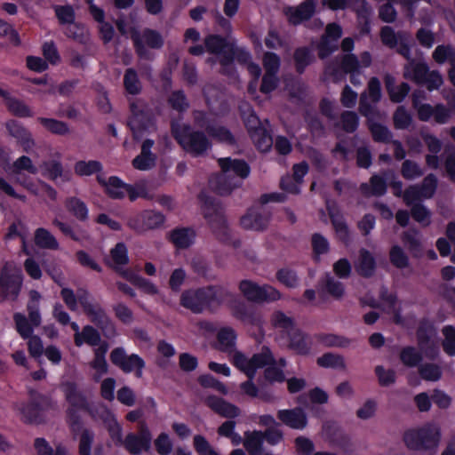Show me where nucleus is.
I'll use <instances>...</instances> for the list:
<instances>
[{
  "label": "nucleus",
  "instance_id": "56",
  "mask_svg": "<svg viewBox=\"0 0 455 455\" xmlns=\"http://www.w3.org/2000/svg\"><path fill=\"white\" fill-rule=\"evenodd\" d=\"M124 85L129 94L136 95L141 91V84L139 80L136 71L128 68L124 76Z\"/></svg>",
  "mask_w": 455,
  "mask_h": 455
},
{
  "label": "nucleus",
  "instance_id": "18",
  "mask_svg": "<svg viewBox=\"0 0 455 455\" xmlns=\"http://www.w3.org/2000/svg\"><path fill=\"white\" fill-rule=\"evenodd\" d=\"M268 221L269 213L262 206L250 209L240 220L243 228L255 231L265 229Z\"/></svg>",
  "mask_w": 455,
  "mask_h": 455
},
{
  "label": "nucleus",
  "instance_id": "1",
  "mask_svg": "<svg viewBox=\"0 0 455 455\" xmlns=\"http://www.w3.org/2000/svg\"><path fill=\"white\" fill-rule=\"evenodd\" d=\"M233 364L250 379L254 378L258 369L266 367L264 373L267 381L273 383L284 380V374L282 369L275 365L268 347H263L260 353L253 355L251 358L242 352H236L233 355Z\"/></svg>",
  "mask_w": 455,
  "mask_h": 455
},
{
  "label": "nucleus",
  "instance_id": "55",
  "mask_svg": "<svg viewBox=\"0 0 455 455\" xmlns=\"http://www.w3.org/2000/svg\"><path fill=\"white\" fill-rule=\"evenodd\" d=\"M406 35L407 34L403 32L396 34L394 29L388 26L382 28L380 32L382 43L392 49L397 47L398 43L403 41Z\"/></svg>",
  "mask_w": 455,
  "mask_h": 455
},
{
  "label": "nucleus",
  "instance_id": "30",
  "mask_svg": "<svg viewBox=\"0 0 455 455\" xmlns=\"http://www.w3.org/2000/svg\"><path fill=\"white\" fill-rule=\"evenodd\" d=\"M90 4V12L94 20L100 23V32L102 39L108 43L114 36V28L111 24L104 22V12L92 4L93 0H85Z\"/></svg>",
  "mask_w": 455,
  "mask_h": 455
},
{
  "label": "nucleus",
  "instance_id": "35",
  "mask_svg": "<svg viewBox=\"0 0 455 455\" xmlns=\"http://www.w3.org/2000/svg\"><path fill=\"white\" fill-rule=\"evenodd\" d=\"M108 349V345L106 342H103L94 349V359L91 363V366L95 371V379L97 380L108 371V363L105 359Z\"/></svg>",
  "mask_w": 455,
  "mask_h": 455
},
{
  "label": "nucleus",
  "instance_id": "39",
  "mask_svg": "<svg viewBox=\"0 0 455 455\" xmlns=\"http://www.w3.org/2000/svg\"><path fill=\"white\" fill-rule=\"evenodd\" d=\"M288 336L290 338V347L298 354L306 355L309 352L311 340L308 337L297 329L291 332V335Z\"/></svg>",
  "mask_w": 455,
  "mask_h": 455
},
{
  "label": "nucleus",
  "instance_id": "13",
  "mask_svg": "<svg viewBox=\"0 0 455 455\" xmlns=\"http://www.w3.org/2000/svg\"><path fill=\"white\" fill-rule=\"evenodd\" d=\"M417 336L420 350L427 357L435 358L439 354V343L433 323L427 320L422 321Z\"/></svg>",
  "mask_w": 455,
  "mask_h": 455
},
{
  "label": "nucleus",
  "instance_id": "43",
  "mask_svg": "<svg viewBox=\"0 0 455 455\" xmlns=\"http://www.w3.org/2000/svg\"><path fill=\"white\" fill-rule=\"evenodd\" d=\"M195 239V232L190 228H179L172 232L171 240L179 248L191 245Z\"/></svg>",
  "mask_w": 455,
  "mask_h": 455
},
{
  "label": "nucleus",
  "instance_id": "44",
  "mask_svg": "<svg viewBox=\"0 0 455 455\" xmlns=\"http://www.w3.org/2000/svg\"><path fill=\"white\" fill-rule=\"evenodd\" d=\"M271 322L275 329L283 331L287 335H291V332L296 330L293 320L281 311L273 314Z\"/></svg>",
  "mask_w": 455,
  "mask_h": 455
},
{
  "label": "nucleus",
  "instance_id": "22",
  "mask_svg": "<svg viewBox=\"0 0 455 455\" xmlns=\"http://www.w3.org/2000/svg\"><path fill=\"white\" fill-rule=\"evenodd\" d=\"M315 11V4H314L313 0H306L298 6L286 7L284 9V13L291 24L298 25L310 19L313 16Z\"/></svg>",
  "mask_w": 455,
  "mask_h": 455
},
{
  "label": "nucleus",
  "instance_id": "58",
  "mask_svg": "<svg viewBox=\"0 0 455 455\" xmlns=\"http://www.w3.org/2000/svg\"><path fill=\"white\" fill-rule=\"evenodd\" d=\"M442 333L443 340L442 343L443 351L450 356L455 355V327L452 325H445Z\"/></svg>",
  "mask_w": 455,
  "mask_h": 455
},
{
  "label": "nucleus",
  "instance_id": "3",
  "mask_svg": "<svg viewBox=\"0 0 455 455\" xmlns=\"http://www.w3.org/2000/svg\"><path fill=\"white\" fill-rule=\"evenodd\" d=\"M221 172L210 180V187L220 195H228L241 185L250 174V167L243 160L220 158Z\"/></svg>",
  "mask_w": 455,
  "mask_h": 455
},
{
  "label": "nucleus",
  "instance_id": "64",
  "mask_svg": "<svg viewBox=\"0 0 455 455\" xmlns=\"http://www.w3.org/2000/svg\"><path fill=\"white\" fill-rule=\"evenodd\" d=\"M194 447L198 455H220L206 438L200 435L194 436Z\"/></svg>",
  "mask_w": 455,
  "mask_h": 455
},
{
  "label": "nucleus",
  "instance_id": "33",
  "mask_svg": "<svg viewBox=\"0 0 455 455\" xmlns=\"http://www.w3.org/2000/svg\"><path fill=\"white\" fill-rule=\"evenodd\" d=\"M121 275L143 292L148 295H156L158 293V288L151 281L128 270L123 271Z\"/></svg>",
  "mask_w": 455,
  "mask_h": 455
},
{
  "label": "nucleus",
  "instance_id": "51",
  "mask_svg": "<svg viewBox=\"0 0 455 455\" xmlns=\"http://www.w3.org/2000/svg\"><path fill=\"white\" fill-rule=\"evenodd\" d=\"M317 363L321 367L345 370L347 365L343 356L332 353H327L318 357Z\"/></svg>",
  "mask_w": 455,
  "mask_h": 455
},
{
  "label": "nucleus",
  "instance_id": "24",
  "mask_svg": "<svg viewBox=\"0 0 455 455\" xmlns=\"http://www.w3.org/2000/svg\"><path fill=\"white\" fill-rule=\"evenodd\" d=\"M277 417L284 425L293 429H303L307 425V414L301 408L280 410Z\"/></svg>",
  "mask_w": 455,
  "mask_h": 455
},
{
  "label": "nucleus",
  "instance_id": "40",
  "mask_svg": "<svg viewBox=\"0 0 455 455\" xmlns=\"http://www.w3.org/2000/svg\"><path fill=\"white\" fill-rule=\"evenodd\" d=\"M357 272L364 276H370L375 269V260L373 256L366 250L360 251L358 261L355 263Z\"/></svg>",
  "mask_w": 455,
  "mask_h": 455
},
{
  "label": "nucleus",
  "instance_id": "7",
  "mask_svg": "<svg viewBox=\"0 0 455 455\" xmlns=\"http://www.w3.org/2000/svg\"><path fill=\"white\" fill-rule=\"evenodd\" d=\"M62 390L68 403V422L72 432L76 434L82 430L80 413L88 410V403L84 394L77 389L74 383L67 382L63 384Z\"/></svg>",
  "mask_w": 455,
  "mask_h": 455
},
{
  "label": "nucleus",
  "instance_id": "62",
  "mask_svg": "<svg viewBox=\"0 0 455 455\" xmlns=\"http://www.w3.org/2000/svg\"><path fill=\"white\" fill-rule=\"evenodd\" d=\"M17 409L20 412L23 419L28 422H36L39 416V406L34 402H30L27 404L20 403L17 404Z\"/></svg>",
  "mask_w": 455,
  "mask_h": 455
},
{
  "label": "nucleus",
  "instance_id": "2",
  "mask_svg": "<svg viewBox=\"0 0 455 455\" xmlns=\"http://www.w3.org/2000/svg\"><path fill=\"white\" fill-rule=\"evenodd\" d=\"M233 294L221 286L188 290L180 296V304L194 313H201L206 308L214 309L233 299Z\"/></svg>",
  "mask_w": 455,
  "mask_h": 455
},
{
  "label": "nucleus",
  "instance_id": "32",
  "mask_svg": "<svg viewBox=\"0 0 455 455\" xmlns=\"http://www.w3.org/2000/svg\"><path fill=\"white\" fill-rule=\"evenodd\" d=\"M428 67L423 62L411 61L404 67V77L419 84H425L428 73Z\"/></svg>",
  "mask_w": 455,
  "mask_h": 455
},
{
  "label": "nucleus",
  "instance_id": "37",
  "mask_svg": "<svg viewBox=\"0 0 455 455\" xmlns=\"http://www.w3.org/2000/svg\"><path fill=\"white\" fill-rule=\"evenodd\" d=\"M264 434L261 431H246L243 435V446L250 455L261 451Z\"/></svg>",
  "mask_w": 455,
  "mask_h": 455
},
{
  "label": "nucleus",
  "instance_id": "49",
  "mask_svg": "<svg viewBox=\"0 0 455 455\" xmlns=\"http://www.w3.org/2000/svg\"><path fill=\"white\" fill-rule=\"evenodd\" d=\"M5 105L12 115L19 117H31L34 116L31 108L25 102L18 99L7 98Z\"/></svg>",
  "mask_w": 455,
  "mask_h": 455
},
{
  "label": "nucleus",
  "instance_id": "48",
  "mask_svg": "<svg viewBox=\"0 0 455 455\" xmlns=\"http://www.w3.org/2000/svg\"><path fill=\"white\" fill-rule=\"evenodd\" d=\"M255 146L262 152L267 151L273 144V140L267 131L262 127L258 128L250 134Z\"/></svg>",
  "mask_w": 455,
  "mask_h": 455
},
{
  "label": "nucleus",
  "instance_id": "59",
  "mask_svg": "<svg viewBox=\"0 0 455 455\" xmlns=\"http://www.w3.org/2000/svg\"><path fill=\"white\" fill-rule=\"evenodd\" d=\"M378 116H375L371 122L368 119L369 127L371 132L372 137L376 141L387 142L391 139L390 131L384 125L376 123L374 120Z\"/></svg>",
  "mask_w": 455,
  "mask_h": 455
},
{
  "label": "nucleus",
  "instance_id": "34",
  "mask_svg": "<svg viewBox=\"0 0 455 455\" xmlns=\"http://www.w3.org/2000/svg\"><path fill=\"white\" fill-rule=\"evenodd\" d=\"M35 243L41 249L57 251L60 243L56 237L46 228H38L34 235Z\"/></svg>",
  "mask_w": 455,
  "mask_h": 455
},
{
  "label": "nucleus",
  "instance_id": "25",
  "mask_svg": "<svg viewBox=\"0 0 455 455\" xmlns=\"http://www.w3.org/2000/svg\"><path fill=\"white\" fill-rule=\"evenodd\" d=\"M7 130L13 138H15L23 150L29 152L35 146L31 133L19 122L12 120L6 124Z\"/></svg>",
  "mask_w": 455,
  "mask_h": 455
},
{
  "label": "nucleus",
  "instance_id": "31",
  "mask_svg": "<svg viewBox=\"0 0 455 455\" xmlns=\"http://www.w3.org/2000/svg\"><path fill=\"white\" fill-rule=\"evenodd\" d=\"M52 225L58 228L63 235L70 237L76 242L83 243L89 239L88 232L80 227L74 228L57 218L52 220Z\"/></svg>",
  "mask_w": 455,
  "mask_h": 455
},
{
  "label": "nucleus",
  "instance_id": "21",
  "mask_svg": "<svg viewBox=\"0 0 455 455\" xmlns=\"http://www.w3.org/2000/svg\"><path fill=\"white\" fill-rule=\"evenodd\" d=\"M84 313L90 318L91 322L95 323L104 332H106V335L110 336L116 334L114 323L100 304L95 303L88 309H86Z\"/></svg>",
  "mask_w": 455,
  "mask_h": 455
},
{
  "label": "nucleus",
  "instance_id": "9",
  "mask_svg": "<svg viewBox=\"0 0 455 455\" xmlns=\"http://www.w3.org/2000/svg\"><path fill=\"white\" fill-rule=\"evenodd\" d=\"M22 273L14 262H6L0 273V294L16 298L22 284Z\"/></svg>",
  "mask_w": 455,
  "mask_h": 455
},
{
  "label": "nucleus",
  "instance_id": "12",
  "mask_svg": "<svg viewBox=\"0 0 455 455\" xmlns=\"http://www.w3.org/2000/svg\"><path fill=\"white\" fill-rule=\"evenodd\" d=\"M351 74L350 81L354 85L362 84L360 79L361 70H359L358 58L355 54H346L340 59L339 67L330 65L326 68V74L332 76L335 81H339L342 74Z\"/></svg>",
  "mask_w": 455,
  "mask_h": 455
},
{
  "label": "nucleus",
  "instance_id": "15",
  "mask_svg": "<svg viewBox=\"0 0 455 455\" xmlns=\"http://www.w3.org/2000/svg\"><path fill=\"white\" fill-rule=\"evenodd\" d=\"M437 180L435 175H427L421 187L411 186L403 193V200L407 205L413 204L422 198H430L435 192Z\"/></svg>",
  "mask_w": 455,
  "mask_h": 455
},
{
  "label": "nucleus",
  "instance_id": "10",
  "mask_svg": "<svg viewBox=\"0 0 455 455\" xmlns=\"http://www.w3.org/2000/svg\"><path fill=\"white\" fill-rule=\"evenodd\" d=\"M381 99V84L377 77H371L368 83L367 90L361 94L360 113L371 122V119L379 115L375 108Z\"/></svg>",
  "mask_w": 455,
  "mask_h": 455
},
{
  "label": "nucleus",
  "instance_id": "36",
  "mask_svg": "<svg viewBox=\"0 0 455 455\" xmlns=\"http://www.w3.org/2000/svg\"><path fill=\"white\" fill-rule=\"evenodd\" d=\"M145 224H138L132 221V226L136 232L141 233L148 229L161 226L164 221V216L157 212L144 211Z\"/></svg>",
  "mask_w": 455,
  "mask_h": 455
},
{
  "label": "nucleus",
  "instance_id": "8",
  "mask_svg": "<svg viewBox=\"0 0 455 455\" xmlns=\"http://www.w3.org/2000/svg\"><path fill=\"white\" fill-rule=\"evenodd\" d=\"M132 116L129 126L136 140L142 138L144 132L154 128L152 114L144 101L135 100L130 103Z\"/></svg>",
  "mask_w": 455,
  "mask_h": 455
},
{
  "label": "nucleus",
  "instance_id": "4",
  "mask_svg": "<svg viewBox=\"0 0 455 455\" xmlns=\"http://www.w3.org/2000/svg\"><path fill=\"white\" fill-rule=\"evenodd\" d=\"M116 26L122 35L132 37L136 52L140 58L151 60L153 56L148 48L160 49L164 44L161 34L156 30L145 29L140 35L132 16L127 22L124 20H118Z\"/></svg>",
  "mask_w": 455,
  "mask_h": 455
},
{
  "label": "nucleus",
  "instance_id": "52",
  "mask_svg": "<svg viewBox=\"0 0 455 455\" xmlns=\"http://www.w3.org/2000/svg\"><path fill=\"white\" fill-rule=\"evenodd\" d=\"M361 190L367 196H382L387 191L386 181L383 178L378 175H373L371 179V188L367 184H362Z\"/></svg>",
  "mask_w": 455,
  "mask_h": 455
},
{
  "label": "nucleus",
  "instance_id": "46",
  "mask_svg": "<svg viewBox=\"0 0 455 455\" xmlns=\"http://www.w3.org/2000/svg\"><path fill=\"white\" fill-rule=\"evenodd\" d=\"M9 170L15 175L20 174L22 172H27L30 174H36L38 172V168L33 164L32 160L26 156L16 159L13 164L9 166Z\"/></svg>",
  "mask_w": 455,
  "mask_h": 455
},
{
  "label": "nucleus",
  "instance_id": "28",
  "mask_svg": "<svg viewBox=\"0 0 455 455\" xmlns=\"http://www.w3.org/2000/svg\"><path fill=\"white\" fill-rule=\"evenodd\" d=\"M236 340V333L234 329L230 327H223L218 332V347L230 355V360L233 363V355L238 352L235 349Z\"/></svg>",
  "mask_w": 455,
  "mask_h": 455
},
{
  "label": "nucleus",
  "instance_id": "63",
  "mask_svg": "<svg viewBox=\"0 0 455 455\" xmlns=\"http://www.w3.org/2000/svg\"><path fill=\"white\" fill-rule=\"evenodd\" d=\"M80 340L82 345L86 343L92 347L100 346V334L91 325H86L81 331Z\"/></svg>",
  "mask_w": 455,
  "mask_h": 455
},
{
  "label": "nucleus",
  "instance_id": "45",
  "mask_svg": "<svg viewBox=\"0 0 455 455\" xmlns=\"http://www.w3.org/2000/svg\"><path fill=\"white\" fill-rule=\"evenodd\" d=\"M29 298L30 299L28 304L29 321L33 326H38L41 323V315L39 312V301L41 295L36 291H31Z\"/></svg>",
  "mask_w": 455,
  "mask_h": 455
},
{
  "label": "nucleus",
  "instance_id": "16",
  "mask_svg": "<svg viewBox=\"0 0 455 455\" xmlns=\"http://www.w3.org/2000/svg\"><path fill=\"white\" fill-rule=\"evenodd\" d=\"M342 36V28L337 23L327 25L325 33L318 44V52L321 59L328 57L339 46V40Z\"/></svg>",
  "mask_w": 455,
  "mask_h": 455
},
{
  "label": "nucleus",
  "instance_id": "26",
  "mask_svg": "<svg viewBox=\"0 0 455 455\" xmlns=\"http://www.w3.org/2000/svg\"><path fill=\"white\" fill-rule=\"evenodd\" d=\"M16 182L36 196L47 197L52 201L57 198V191L44 181L36 184L28 179L17 178Z\"/></svg>",
  "mask_w": 455,
  "mask_h": 455
},
{
  "label": "nucleus",
  "instance_id": "53",
  "mask_svg": "<svg viewBox=\"0 0 455 455\" xmlns=\"http://www.w3.org/2000/svg\"><path fill=\"white\" fill-rule=\"evenodd\" d=\"M328 209L332 225L334 227L338 237L343 242L347 241L348 228L343 220V217L339 212H336L331 207H328Z\"/></svg>",
  "mask_w": 455,
  "mask_h": 455
},
{
  "label": "nucleus",
  "instance_id": "38",
  "mask_svg": "<svg viewBox=\"0 0 455 455\" xmlns=\"http://www.w3.org/2000/svg\"><path fill=\"white\" fill-rule=\"evenodd\" d=\"M40 167L42 174L52 180L55 181L58 179L68 180V177L64 175L63 167L60 160L52 159L44 161Z\"/></svg>",
  "mask_w": 455,
  "mask_h": 455
},
{
  "label": "nucleus",
  "instance_id": "20",
  "mask_svg": "<svg viewBox=\"0 0 455 455\" xmlns=\"http://www.w3.org/2000/svg\"><path fill=\"white\" fill-rule=\"evenodd\" d=\"M452 115V109L443 104L431 106L430 104H424L419 108V119L423 122H427L434 118L435 122L439 124H447Z\"/></svg>",
  "mask_w": 455,
  "mask_h": 455
},
{
  "label": "nucleus",
  "instance_id": "14",
  "mask_svg": "<svg viewBox=\"0 0 455 455\" xmlns=\"http://www.w3.org/2000/svg\"><path fill=\"white\" fill-rule=\"evenodd\" d=\"M139 435L128 434L123 444L131 454L139 455L143 451H148L151 447L152 435L145 421H140Z\"/></svg>",
  "mask_w": 455,
  "mask_h": 455
},
{
  "label": "nucleus",
  "instance_id": "11",
  "mask_svg": "<svg viewBox=\"0 0 455 455\" xmlns=\"http://www.w3.org/2000/svg\"><path fill=\"white\" fill-rule=\"evenodd\" d=\"M203 211L205 219H207L218 238L223 242L228 241L229 229L220 206L214 201L207 200Z\"/></svg>",
  "mask_w": 455,
  "mask_h": 455
},
{
  "label": "nucleus",
  "instance_id": "57",
  "mask_svg": "<svg viewBox=\"0 0 455 455\" xmlns=\"http://www.w3.org/2000/svg\"><path fill=\"white\" fill-rule=\"evenodd\" d=\"M131 201H135L137 198L152 199L153 196L148 189V184L145 180L139 181L134 185L127 184V192Z\"/></svg>",
  "mask_w": 455,
  "mask_h": 455
},
{
  "label": "nucleus",
  "instance_id": "17",
  "mask_svg": "<svg viewBox=\"0 0 455 455\" xmlns=\"http://www.w3.org/2000/svg\"><path fill=\"white\" fill-rule=\"evenodd\" d=\"M231 61L228 63V67L233 63L234 58L241 64H245L247 67V70L250 75L254 78V81H251L249 84L248 90L253 94L257 90V81L261 75V68L258 64H255L251 61V54L245 51L244 49H234L231 46L230 52Z\"/></svg>",
  "mask_w": 455,
  "mask_h": 455
},
{
  "label": "nucleus",
  "instance_id": "6",
  "mask_svg": "<svg viewBox=\"0 0 455 455\" xmlns=\"http://www.w3.org/2000/svg\"><path fill=\"white\" fill-rule=\"evenodd\" d=\"M172 130L180 146L195 156L203 155L211 147V143L203 132H194L188 125L172 123Z\"/></svg>",
  "mask_w": 455,
  "mask_h": 455
},
{
  "label": "nucleus",
  "instance_id": "29",
  "mask_svg": "<svg viewBox=\"0 0 455 455\" xmlns=\"http://www.w3.org/2000/svg\"><path fill=\"white\" fill-rule=\"evenodd\" d=\"M153 145L154 141L151 140H146L143 142L140 155L136 156L132 161L134 168L146 171L155 165L156 157L150 151Z\"/></svg>",
  "mask_w": 455,
  "mask_h": 455
},
{
  "label": "nucleus",
  "instance_id": "19",
  "mask_svg": "<svg viewBox=\"0 0 455 455\" xmlns=\"http://www.w3.org/2000/svg\"><path fill=\"white\" fill-rule=\"evenodd\" d=\"M206 50L215 54L216 59L223 66L228 67V63L231 61L230 52L231 46L225 39L219 36H209L204 41Z\"/></svg>",
  "mask_w": 455,
  "mask_h": 455
},
{
  "label": "nucleus",
  "instance_id": "42",
  "mask_svg": "<svg viewBox=\"0 0 455 455\" xmlns=\"http://www.w3.org/2000/svg\"><path fill=\"white\" fill-rule=\"evenodd\" d=\"M102 164L96 160H80L74 165L75 173L78 176H91L94 173L100 174Z\"/></svg>",
  "mask_w": 455,
  "mask_h": 455
},
{
  "label": "nucleus",
  "instance_id": "47",
  "mask_svg": "<svg viewBox=\"0 0 455 455\" xmlns=\"http://www.w3.org/2000/svg\"><path fill=\"white\" fill-rule=\"evenodd\" d=\"M239 108L250 134L258 128L263 127L259 117L255 115L253 109L249 104L243 103L239 107Z\"/></svg>",
  "mask_w": 455,
  "mask_h": 455
},
{
  "label": "nucleus",
  "instance_id": "27",
  "mask_svg": "<svg viewBox=\"0 0 455 455\" xmlns=\"http://www.w3.org/2000/svg\"><path fill=\"white\" fill-rule=\"evenodd\" d=\"M207 405L224 418L233 419L240 414V409L222 398L210 396L206 400Z\"/></svg>",
  "mask_w": 455,
  "mask_h": 455
},
{
  "label": "nucleus",
  "instance_id": "23",
  "mask_svg": "<svg viewBox=\"0 0 455 455\" xmlns=\"http://www.w3.org/2000/svg\"><path fill=\"white\" fill-rule=\"evenodd\" d=\"M97 180L111 198L122 199L126 195L127 184L116 176L106 178L102 173H100L97 175Z\"/></svg>",
  "mask_w": 455,
  "mask_h": 455
},
{
  "label": "nucleus",
  "instance_id": "5",
  "mask_svg": "<svg viewBox=\"0 0 455 455\" xmlns=\"http://www.w3.org/2000/svg\"><path fill=\"white\" fill-rule=\"evenodd\" d=\"M403 440L411 450H436L441 440V430L438 425L428 423L419 428L408 430Z\"/></svg>",
  "mask_w": 455,
  "mask_h": 455
},
{
  "label": "nucleus",
  "instance_id": "41",
  "mask_svg": "<svg viewBox=\"0 0 455 455\" xmlns=\"http://www.w3.org/2000/svg\"><path fill=\"white\" fill-rule=\"evenodd\" d=\"M65 205L67 210L79 220L84 221L88 219V208L81 199L74 196L67 198Z\"/></svg>",
  "mask_w": 455,
  "mask_h": 455
},
{
  "label": "nucleus",
  "instance_id": "54",
  "mask_svg": "<svg viewBox=\"0 0 455 455\" xmlns=\"http://www.w3.org/2000/svg\"><path fill=\"white\" fill-rule=\"evenodd\" d=\"M275 276L280 283L290 289L297 288L299 283L297 273L291 268L279 269Z\"/></svg>",
  "mask_w": 455,
  "mask_h": 455
},
{
  "label": "nucleus",
  "instance_id": "61",
  "mask_svg": "<svg viewBox=\"0 0 455 455\" xmlns=\"http://www.w3.org/2000/svg\"><path fill=\"white\" fill-rule=\"evenodd\" d=\"M239 288L247 299L255 302L259 301L261 285L251 281L243 280L240 283Z\"/></svg>",
  "mask_w": 455,
  "mask_h": 455
},
{
  "label": "nucleus",
  "instance_id": "60",
  "mask_svg": "<svg viewBox=\"0 0 455 455\" xmlns=\"http://www.w3.org/2000/svg\"><path fill=\"white\" fill-rule=\"evenodd\" d=\"M294 60L297 70L302 73L305 68L313 61L314 54L306 47L299 48L294 53Z\"/></svg>",
  "mask_w": 455,
  "mask_h": 455
},
{
  "label": "nucleus",
  "instance_id": "50",
  "mask_svg": "<svg viewBox=\"0 0 455 455\" xmlns=\"http://www.w3.org/2000/svg\"><path fill=\"white\" fill-rule=\"evenodd\" d=\"M145 367L144 360L136 354L128 355L125 362L120 368L123 371L129 373L132 371L135 372L136 377L140 378L142 376V371Z\"/></svg>",
  "mask_w": 455,
  "mask_h": 455
}]
</instances>
